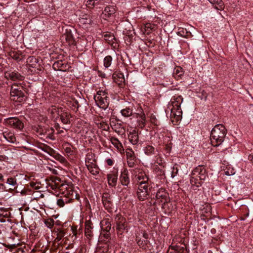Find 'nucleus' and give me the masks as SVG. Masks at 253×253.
Here are the masks:
<instances>
[{
  "label": "nucleus",
  "mask_w": 253,
  "mask_h": 253,
  "mask_svg": "<svg viewBox=\"0 0 253 253\" xmlns=\"http://www.w3.org/2000/svg\"><path fill=\"white\" fill-rule=\"evenodd\" d=\"M227 130L222 124L215 125L211 133V143L213 146H218L223 142Z\"/></svg>",
  "instance_id": "obj_1"
},
{
  "label": "nucleus",
  "mask_w": 253,
  "mask_h": 253,
  "mask_svg": "<svg viewBox=\"0 0 253 253\" xmlns=\"http://www.w3.org/2000/svg\"><path fill=\"white\" fill-rule=\"evenodd\" d=\"M183 101V98L180 95L173 96L169 104V108L170 110V117L175 119L176 121L180 120L182 118V112L180 107Z\"/></svg>",
  "instance_id": "obj_2"
},
{
  "label": "nucleus",
  "mask_w": 253,
  "mask_h": 253,
  "mask_svg": "<svg viewBox=\"0 0 253 253\" xmlns=\"http://www.w3.org/2000/svg\"><path fill=\"white\" fill-rule=\"evenodd\" d=\"M207 173L206 169L201 166H199L194 169L191 173L190 183L192 186L198 187L201 186L203 181L206 180Z\"/></svg>",
  "instance_id": "obj_3"
},
{
  "label": "nucleus",
  "mask_w": 253,
  "mask_h": 253,
  "mask_svg": "<svg viewBox=\"0 0 253 253\" xmlns=\"http://www.w3.org/2000/svg\"><path fill=\"white\" fill-rule=\"evenodd\" d=\"M10 98L12 100L21 102L25 100L26 97L22 86L13 84L11 87Z\"/></svg>",
  "instance_id": "obj_4"
},
{
  "label": "nucleus",
  "mask_w": 253,
  "mask_h": 253,
  "mask_svg": "<svg viewBox=\"0 0 253 253\" xmlns=\"http://www.w3.org/2000/svg\"><path fill=\"white\" fill-rule=\"evenodd\" d=\"M115 221L116 223L117 234L121 238L124 236V234L128 232L126 220L121 215L117 214L115 217Z\"/></svg>",
  "instance_id": "obj_5"
},
{
  "label": "nucleus",
  "mask_w": 253,
  "mask_h": 253,
  "mask_svg": "<svg viewBox=\"0 0 253 253\" xmlns=\"http://www.w3.org/2000/svg\"><path fill=\"white\" fill-rule=\"evenodd\" d=\"M94 99L99 107L106 109L109 104V98L107 96V93L102 90H98L96 95L94 96Z\"/></svg>",
  "instance_id": "obj_6"
},
{
  "label": "nucleus",
  "mask_w": 253,
  "mask_h": 253,
  "mask_svg": "<svg viewBox=\"0 0 253 253\" xmlns=\"http://www.w3.org/2000/svg\"><path fill=\"white\" fill-rule=\"evenodd\" d=\"M156 200L158 203H161L162 207L164 209H166L169 207L170 204L169 203V194L166 191L164 188H160L157 192Z\"/></svg>",
  "instance_id": "obj_7"
},
{
  "label": "nucleus",
  "mask_w": 253,
  "mask_h": 253,
  "mask_svg": "<svg viewBox=\"0 0 253 253\" xmlns=\"http://www.w3.org/2000/svg\"><path fill=\"white\" fill-rule=\"evenodd\" d=\"M5 122L7 125H8L10 127L19 130L23 128L24 126L22 122L18 118L16 117H11L7 118L5 120Z\"/></svg>",
  "instance_id": "obj_8"
},
{
  "label": "nucleus",
  "mask_w": 253,
  "mask_h": 253,
  "mask_svg": "<svg viewBox=\"0 0 253 253\" xmlns=\"http://www.w3.org/2000/svg\"><path fill=\"white\" fill-rule=\"evenodd\" d=\"M118 172L117 170H114L107 174V180L108 184L114 187L116 185L118 180Z\"/></svg>",
  "instance_id": "obj_9"
},
{
  "label": "nucleus",
  "mask_w": 253,
  "mask_h": 253,
  "mask_svg": "<svg viewBox=\"0 0 253 253\" xmlns=\"http://www.w3.org/2000/svg\"><path fill=\"white\" fill-rule=\"evenodd\" d=\"M52 67L55 70L63 72H65L68 70L70 67L68 64L65 62H63L62 60H58L55 62L53 63Z\"/></svg>",
  "instance_id": "obj_10"
},
{
  "label": "nucleus",
  "mask_w": 253,
  "mask_h": 253,
  "mask_svg": "<svg viewBox=\"0 0 253 253\" xmlns=\"http://www.w3.org/2000/svg\"><path fill=\"white\" fill-rule=\"evenodd\" d=\"M4 77L7 79H10L12 81H21L23 79L22 76L18 72L7 71L4 73Z\"/></svg>",
  "instance_id": "obj_11"
},
{
  "label": "nucleus",
  "mask_w": 253,
  "mask_h": 253,
  "mask_svg": "<svg viewBox=\"0 0 253 253\" xmlns=\"http://www.w3.org/2000/svg\"><path fill=\"white\" fill-rule=\"evenodd\" d=\"M94 162V160L93 159L92 160V162H89L86 160V166L90 172L92 174L96 175L99 173V169L97 165Z\"/></svg>",
  "instance_id": "obj_12"
},
{
  "label": "nucleus",
  "mask_w": 253,
  "mask_h": 253,
  "mask_svg": "<svg viewBox=\"0 0 253 253\" xmlns=\"http://www.w3.org/2000/svg\"><path fill=\"white\" fill-rule=\"evenodd\" d=\"M102 203L104 208L109 211L112 210V207L113 206L112 199L108 194H104L102 196Z\"/></svg>",
  "instance_id": "obj_13"
},
{
  "label": "nucleus",
  "mask_w": 253,
  "mask_h": 253,
  "mask_svg": "<svg viewBox=\"0 0 253 253\" xmlns=\"http://www.w3.org/2000/svg\"><path fill=\"white\" fill-rule=\"evenodd\" d=\"M120 181L124 186H128L130 183L128 172L126 169H124L122 172L120 176Z\"/></svg>",
  "instance_id": "obj_14"
},
{
  "label": "nucleus",
  "mask_w": 253,
  "mask_h": 253,
  "mask_svg": "<svg viewBox=\"0 0 253 253\" xmlns=\"http://www.w3.org/2000/svg\"><path fill=\"white\" fill-rule=\"evenodd\" d=\"M65 197L69 199L70 203L73 202L74 200L79 199V195L78 194L77 192L74 190L72 187H69L67 190Z\"/></svg>",
  "instance_id": "obj_15"
},
{
  "label": "nucleus",
  "mask_w": 253,
  "mask_h": 253,
  "mask_svg": "<svg viewBox=\"0 0 253 253\" xmlns=\"http://www.w3.org/2000/svg\"><path fill=\"white\" fill-rule=\"evenodd\" d=\"M116 11V7L114 5H109L105 7L102 12L103 18L110 17Z\"/></svg>",
  "instance_id": "obj_16"
},
{
  "label": "nucleus",
  "mask_w": 253,
  "mask_h": 253,
  "mask_svg": "<svg viewBox=\"0 0 253 253\" xmlns=\"http://www.w3.org/2000/svg\"><path fill=\"white\" fill-rule=\"evenodd\" d=\"M48 113L51 115L52 119H57L59 118L61 112H63L62 109L57 108L55 106H51L48 110Z\"/></svg>",
  "instance_id": "obj_17"
},
{
  "label": "nucleus",
  "mask_w": 253,
  "mask_h": 253,
  "mask_svg": "<svg viewBox=\"0 0 253 253\" xmlns=\"http://www.w3.org/2000/svg\"><path fill=\"white\" fill-rule=\"evenodd\" d=\"M128 138L129 141L133 144L135 145L137 144L139 140V136L138 132L136 130L133 129L130 131L128 134Z\"/></svg>",
  "instance_id": "obj_18"
},
{
  "label": "nucleus",
  "mask_w": 253,
  "mask_h": 253,
  "mask_svg": "<svg viewBox=\"0 0 253 253\" xmlns=\"http://www.w3.org/2000/svg\"><path fill=\"white\" fill-rule=\"evenodd\" d=\"M139 119L137 120V126L141 128H143L146 125V116L144 113L142 111L140 113H137Z\"/></svg>",
  "instance_id": "obj_19"
},
{
  "label": "nucleus",
  "mask_w": 253,
  "mask_h": 253,
  "mask_svg": "<svg viewBox=\"0 0 253 253\" xmlns=\"http://www.w3.org/2000/svg\"><path fill=\"white\" fill-rule=\"evenodd\" d=\"M168 253H186V250L183 247L178 246H171Z\"/></svg>",
  "instance_id": "obj_20"
},
{
  "label": "nucleus",
  "mask_w": 253,
  "mask_h": 253,
  "mask_svg": "<svg viewBox=\"0 0 253 253\" xmlns=\"http://www.w3.org/2000/svg\"><path fill=\"white\" fill-rule=\"evenodd\" d=\"M93 229V224L90 220H87L85 223V234L87 237L92 236V229Z\"/></svg>",
  "instance_id": "obj_21"
},
{
  "label": "nucleus",
  "mask_w": 253,
  "mask_h": 253,
  "mask_svg": "<svg viewBox=\"0 0 253 253\" xmlns=\"http://www.w3.org/2000/svg\"><path fill=\"white\" fill-rule=\"evenodd\" d=\"M2 135L4 139L8 142L13 143L16 141V138L12 132L5 131L3 132Z\"/></svg>",
  "instance_id": "obj_22"
},
{
  "label": "nucleus",
  "mask_w": 253,
  "mask_h": 253,
  "mask_svg": "<svg viewBox=\"0 0 253 253\" xmlns=\"http://www.w3.org/2000/svg\"><path fill=\"white\" fill-rule=\"evenodd\" d=\"M136 242L138 246L143 250H146L148 243V240L141 239L138 237H136Z\"/></svg>",
  "instance_id": "obj_23"
},
{
  "label": "nucleus",
  "mask_w": 253,
  "mask_h": 253,
  "mask_svg": "<svg viewBox=\"0 0 253 253\" xmlns=\"http://www.w3.org/2000/svg\"><path fill=\"white\" fill-rule=\"evenodd\" d=\"M121 114L125 117L131 116L133 114L132 107L129 106L122 109L121 111Z\"/></svg>",
  "instance_id": "obj_24"
},
{
  "label": "nucleus",
  "mask_w": 253,
  "mask_h": 253,
  "mask_svg": "<svg viewBox=\"0 0 253 253\" xmlns=\"http://www.w3.org/2000/svg\"><path fill=\"white\" fill-rule=\"evenodd\" d=\"M148 191L146 190H137V195L138 198L140 201H143L145 199H147L148 196Z\"/></svg>",
  "instance_id": "obj_25"
},
{
  "label": "nucleus",
  "mask_w": 253,
  "mask_h": 253,
  "mask_svg": "<svg viewBox=\"0 0 253 253\" xmlns=\"http://www.w3.org/2000/svg\"><path fill=\"white\" fill-rule=\"evenodd\" d=\"M60 120L64 124H69L70 123L69 114L67 112H61L60 116Z\"/></svg>",
  "instance_id": "obj_26"
},
{
  "label": "nucleus",
  "mask_w": 253,
  "mask_h": 253,
  "mask_svg": "<svg viewBox=\"0 0 253 253\" xmlns=\"http://www.w3.org/2000/svg\"><path fill=\"white\" fill-rule=\"evenodd\" d=\"M55 233L56 234V237L54 240L55 242L60 241L65 235V231L61 228L57 229V230L55 231Z\"/></svg>",
  "instance_id": "obj_27"
},
{
  "label": "nucleus",
  "mask_w": 253,
  "mask_h": 253,
  "mask_svg": "<svg viewBox=\"0 0 253 253\" xmlns=\"http://www.w3.org/2000/svg\"><path fill=\"white\" fill-rule=\"evenodd\" d=\"M183 71L182 69L180 67H176L173 71V75L175 79L177 80L181 78L183 75Z\"/></svg>",
  "instance_id": "obj_28"
},
{
  "label": "nucleus",
  "mask_w": 253,
  "mask_h": 253,
  "mask_svg": "<svg viewBox=\"0 0 253 253\" xmlns=\"http://www.w3.org/2000/svg\"><path fill=\"white\" fill-rule=\"evenodd\" d=\"M110 141L111 143L118 149H121V148L123 147L122 143L117 138L111 137L110 138Z\"/></svg>",
  "instance_id": "obj_29"
},
{
  "label": "nucleus",
  "mask_w": 253,
  "mask_h": 253,
  "mask_svg": "<svg viewBox=\"0 0 253 253\" xmlns=\"http://www.w3.org/2000/svg\"><path fill=\"white\" fill-rule=\"evenodd\" d=\"M144 151L147 155H151L155 154V148L151 145H147L144 147Z\"/></svg>",
  "instance_id": "obj_30"
},
{
  "label": "nucleus",
  "mask_w": 253,
  "mask_h": 253,
  "mask_svg": "<svg viewBox=\"0 0 253 253\" xmlns=\"http://www.w3.org/2000/svg\"><path fill=\"white\" fill-rule=\"evenodd\" d=\"M63 37L69 44H74L75 41L71 32H67V34H64Z\"/></svg>",
  "instance_id": "obj_31"
},
{
  "label": "nucleus",
  "mask_w": 253,
  "mask_h": 253,
  "mask_svg": "<svg viewBox=\"0 0 253 253\" xmlns=\"http://www.w3.org/2000/svg\"><path fill=\"white\" fill-rule=\"evenodd\" d=\"M137 179L138 182L140 183V182H148V177L147 176L145 173L143 172H140L137 175Z\"/></svg>",
  "instance_id": "obj_32"
},
{
  "label": "nucleus",
  "mask_w": 253,
  "mask_h": 253,
  "mask_svg": "<svg viewBox=\"0 0 253 253\" xmlns=\"http://www.w3.org/2000/svg\"><path fill=\"white\" fill-rule=\"evenodd\" d=\"M112 62V57L110 55L106 56L103 60V65L105 68H109L111 66Z\"/></svg>",
  "instance_id": "obj_33"
},
{
  "label": "nucleus",
  "mask_w": 253,
  "mask_h": 253,
  "mask_svg": "<svg viewBox=\"0 0 253 253\" xmlns=\"http://www.w3.org/2000/svg\"><path fill=\"white\" fill-rule=\"evenodd\" d=\"M113 77L115 79L117 78L118 81H116V82H118V84H121L123 83H125V79L124 78V76L123 73H118L117 74H114Z\"/></svg>",
  "instance_id": "obj_34"
},
{
  "label": "nucleus",
  "mask_w": 253,
  "mask_h": 253,
  "mask_svg": "<svg viewBox=\"0 0 253 253\" xmlns=\"http://www.w3.org/2000/svg\"><path fill=\"white\" fill-rule=\"evenodd\" d=\"M70 202L69 201V199L67 198L66 197H64L62 198L59 199L57 200V204L60 207H63L65 203H69Z\"/></svg>",
  "instance_id": "obj_35"
},
{
  "label": "nucleus",
  "mask_w": 253,
  "mask_h": 253,
  "mask_svg": "<svg viewBox=\"0 0 253 253\" xmlns=\"http://www.w3.org/2000/svg\"><path fill=\"white\" fill-rule=\"evenodd\" d=\"M124 251L129 253H139V252L137 251L136 249L132 247L131 244H130L129 245L124 248Z\"/></svg>",
  "instance_id": "obj_36"
},
{
  "label": "nucleus",
  "mask_w": 253,
  "mask_h": 253,
  "mask_svg": "<svg viewBox=\"0 0 253 253\" xmlns=\"http://www.w3.org/2000/svg\"><path fill=\"white\" fill-rule=\"evenodd\" d=\"M104 39L105 41L108 43H110V42H113V41L115 40V38L112 34L107 32L104 35Z\"/></svg>",
  "instance_id": "obj_37"
},
{
  "label": "nucleus",
  "mask_w": 253,
  "mask_h": 253,
  "mask_svg": "<svg viewBox=\"0 0 253 253\" xmlns=\"http://www.w3.org/2000/svg\"><path fill=\"white\" fill-rule=\"evenodd\" d=\"M147 182H140L138 190H146V191H149V188L148 184Z\"/></svg>",
  "instance_id": "obj_38"
},
{
  "label": "nucleus",
  "mask_w": 253,
  "mask_h": 253,
  "mask_svg": "<svg viewBox=\"0 0 253 253\" xmlns=\"http://www.w3.org/2000/svg\"><path fill=\"white\" fill-rule=\"evenodd\" d=\"M10 56L16 61H19L21 59L20 54L16 51H11L10 52Z\"/></svg>",
  "instance_id": "obj_39"
},
{
  "label": "nucleus",
  "mask_w": 253,
  "mask_h": 253,
  "mask_svg": "<svg viewBox=\"0 0 253 253\" xmlns=\"http://www.w3.org/2000/svg\"><path fill=\"white\" fill-rule=\"evenodd\" d=\"M97 3V0H87L86 5L89 8H93Z\"/></svg>",
  "instance_id": "obj_40"
},
{
  "label": "nucleus",
  "mask_w": 253,
  "mask_h": 253,
  "mask_svg": "<svg viewBox=\"0 0 253 253\" xmlns=\"http://www.w3.org/2000/svg\"><path fill=\"white\" fill-rule=\"evenodd\" d=\"M54 158L62 163L66 162V159L59 154H55L54 156Z\"/></svg>",
  "instance_id": "obj_41"
},
{
  "label": "nucleus",
  "mask_w": 253,
  "mask_h": 253,
  "mask_svg": "<svg viewBox=\"0 0 253 253\" xmlns=\"http://www.w3.org/2000/svg\"><path fill=\"white\" fill-rule=\"evenodd\" d=\"M44 223L48 228H51L54 225V221L53 219L48 218L45 220Z\"/></svg>",
  "instance_id": "obj_42"
},
{
  "label": "nucleus",
  "mask_w": 253,
  "mask_h": 253,
  "mask_svg": "<svg viewBox=\"0 0 253 253\" xmlns=\"http://www.w3.org/2000/svg\"><path fill=\"white\" fill-rule=\"evenodd\" d=\"M178 166L177 165H175L171 171V177H174L178 172Z\"/></svg>",
  "instance_id": "obj_43"
},
{
  "label": "nucleus",
  "mask_w": 253,
  "mask_h": 253,
  "mask_svg": "<svg viewBox=\"0 0 253 253\" xmlns=\"http://www.w3.org/2000/svg\"><path fill=\"white\" fill-rule=\"evenodd\" d=\"M212 4H216L220 8L222 7V2L221 0H208Z\"/></svg>",
  "instance_id": "obj_44"
},
{
  "label": "nucleus",
  "mask_w": 253,
  "mask_h": 253,
  "mask_svg": "<svg viewBox=\"0 0 253 253\" xmlns=\"http://www.w3.org/2000/svg\"><path fill=\"white\" fill-rule=\"evenodd\" d=\"M10 215V212L6 211H2L0 213V216L3 217L5 218H9V217Z\"/></svg>",
  "instance_id": "obj_45"
},
{
  "label": "nucleus",
  "mask_w": 253,
  "mask_h": 253,
  "mask_svg": "<svg viewBox=\"0 0 253 253\" xmlns=\"http://www.w3.org/2000/svg\"><path fill=\"white\" fill-rule=\"evenodd\" d=\"M65 152L66 153V154L69 156L71 155L73 153V151L72 149V148L70 146H66L64 148Z\"/></svg>",
  "instance_id": "obj_46"
},
{
  "label": "nucleus",
  "mask_w": 253,
  "mask_h": 253,
  "mask_svg": "<svg viewBox=\"0 0 253 253\" xmlns=\"http://www.w3.org/2000/svg\"><path fill=\"white\" fill-rule=\"evenodd\" d=\"M40 183L34 182H30V185L31 187L35 189H39L40 188Z\"/></svg>",
  "instance_id": "obj_47"
},
{
  "label": "nucleus",
  "mask_w": 253,
  "mask_h": 253,
  "mask_svg": "<svg viewBox=\"0 0 253 253\" xmlns=\"http://www.w3.org/2000/svg\"><path fill=\"white\" fill-rule=\"evenodd\" d=\"M7 183L9 185L14 186L16 184V181L14 178H9L7 179Z\"/></svg>",
  "instance_id": "obj_48"
},
{
  "label": "nucleus",
  "mask_w": 253,
  "mask_h": 253,
  "mask_svg": "<svg viewBox=\"0 0 253 253\" xmlns=\"http://www.w3.org/2000/svg\"><path fill=\"white\" fill-rule=\"evenodd\" d=\"M156 162L158 163L160 166H163L164 162H163V160L162 159L159 157L157 158V159L155 160Z\"/></svg>",
  "instance_id": "obj_49"
},
{
  "label": "nucleus",
  "mask_w": 253,
  "mask_h": 253,
  "mask_svg": "<svg viewBox=\"0 0 253 253\" xmlns=\"http://www.w3.org/2000/svg\"><path fill=\"white\" fill-rule=\"evenodd\" d=\"M126 156L127 157L132 158L134 155V153L131 150H128V151H126Z\"/></svg>",
  "instance_id": "obj_50"
},
{
  "label": "nucleus",
  "mask_w": 253,
  "mask_h": 253,
  "mask_svg": "<svg viewBox=\"0 0 253 253\" xmlns=\"http://www.w3.org/2000/svg\"><path fill=\"white\" fill-rule=\"evenodd\" d=\"M0 222H10L11 223V221H10V219H9V218H4L3 217H2L1 216H0Z\"/></svg>",
  "instance_id": "obj_51"
},
{
  "label": "nucleus",
  "mask_w": 253,
  "mask_h": 253,
  "mask_svg": "<svg viewBox=\"0 0 253 253\" xmlns=\"http://www.w3.org/2000/svg\"><path fill=\"white\" fill-rule=\"evenodd\" d=\"M28 62H34V63H37V59L34 57H29L28 59Z\"/></svg>",
  "instance_id": "obj_52"
},
{
  "label": "nucleus",
  "mask_w": 253,
  "mask_h": 253,
  "mask_svg": "<svg viewBox=\"0 0 253 253\" xmlns=\"http://www.w3.org/2000/svg\"><path fill=\"white\" fill-rule=\"evenodd\" d=\"M102 229L105 230L106 231H109L111 229V224L108 223V225L104 228L103 226V223H102Z\"/></svg>",
  "instance_id": "obj_53"
},
{
  "label": "nucleus",
  "mask_w": 253,
  "mask_h": 253,
  "mask_svg": "<svg viewBox=\"0 0 253 253\" xmlns=\"http://www.w3.org/2000/svg\"><path fill=\"white\" fill-rule=\"evenodd\" d=\"M111 241H108L105 244L104 248H107V250H108L109 248H111Z\"/></svg>",
  "instance_id": "obj_54"
},
{
  "label": "nucleus",
  "mask_w": 253,
  "mask_h": 253,
  "mask_svg": "<svg viewBox=\"0 0 253 253\" xmlns=\"http://www.w3.org/2000/svg\"><path fill=\"white\" fill-rule=\"evenodd\" d=\"M106 163L108 166H111L113 165V162L111 159H107L106 160Z\"/></svg>",
  "instance_id": "obj_55"
},
{
  "label": "nucleus",
  "mask_w": 253,
  "mask_h": 253,
  "mask_svg": "<svg viewBox=\"0 0 253 253\" xmlns=\"http://www.w3.org/2000/svg\"><path fill=\"white\" fill-rule=\"evenodd\" d=\"M91 157V158L92 157V155L91 154H88L87 155V157L86 158V160H85V161L87 160V161H88L89 162H90V161H91V158L90 157Z\"/></svg>",
  "instance_id": "obj_56"
},
{
  "label": "nucleus",
  "mask_w": 253,
  "mask_h": 253,
  "mask_svg": "<svg viewBox=\"0 0 253 253\" xmlns=\"http://www.w3.org/2000/svg\"><path fill=\"white\" fill-rule=\"evenodd\" d=\"M148 234L147 233H144L143 234V239L144 240H147L148 239Z\"/></svg>",
  "instance_id": "obj_57"
},
{
  "label": "nucleus",
  "mask_w": 253,
  "mask_h": 253,
  "mask_svg": "<svg viewBox=\"0 0 253 253\" xmlns=\"http://www.w3.org/2000/svg\"><path fill=\"white\" fill-rule=\"evenodd\" d=\"M249 159L250 160L252 161V163L253 164V155H250L249 156Z\"/></svg>",
  "instance_id": "obj_58"
},
{
  "label": "nucleus",
  "mask_w": 253,
  "mask_h": 253,
  "mask_svg": "<svg viewBox=\"0 0 253 253\" xmlns=\"http://www.w3.org/2000/svg\"><path fill=\"white\" fill-rule=\"evenodd\" d=\"M72 230L73 231V233H74V235L76 236L77 234L76 231L75 230L73 227H72Z\"/></svg>",
  "instance_id": "obj_59"
},
{
  "label": "nucleus",
  "mask_w": 253,
  "mask_h": 253,
  "mask_svg": "<svg viewBox=\"0 0 253 253\" xmlns=\"http://www.w3.org/2000/svg\"><path fill=\"white\" fill-rule=\"evenodd\" d=\"M3 175H2V174L0 173V180H1V181H3Z\"/></svg>",
  "instance_id": "obj_60"
},
{
  "label": "nucleus",
  "mask_w": 253,
  "mask_h": 253,
  "mask_svg": "<svg viewBox=\"0 0 253 253\" xmlns=\"http://www.w3.org/2000/svg\"><path fill=\"white\" fill-rule=\"evenodd\" d=\"M3 185L2 184H0V190L3 189Z\"/></svg>",
  "instance_id": "obj_61"
},
{
  "label": "nucleus",
  "mask_w": 253,
  "mask_h": 253,
  "mask_svg": "<svg viewBox=\"0 0 253 253\" xmlns=\"http://www.w3.org/2000/svg\"><path fill=\"white\" fill-rule=\"evenodd\" d=\"M84 249H81L80 250V252H81V253H84Z\"/></svg>",
  "instance_id": "obj_62"
},
{
  "label": "nucleus",
  "mask_w": 253,
  "mask_h": 253,
  "mask_svg": "<svg viewBox=\"0 0 253 253\" xmlns=\"http://www.w3.org/2000/svg\"><path fill=\"white\" fill-rule=\"evenodd\" d=\"M85 19L86 20V21L84 22V23H88V22H90V20H88L87 21V18H85Z\"/></svg>",
  "instance_id": "obj_63"
},
{
  "label": "nucleus",
  "mask_w": 253,
  "mask_h": 253,
  "mask_svg": "<svg viewBox=\"0 0 253 253\" xmlns=\"http://www.w3.org/2000/svg\"><path fill=\"white\" fill-rule=\"evenodd\" d=\"M226 175H232V174H230V173H229V172H228V171H226Z\"/></svg>",
  "instance_id": "obj_64"
}]
</instances>
